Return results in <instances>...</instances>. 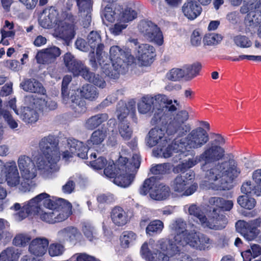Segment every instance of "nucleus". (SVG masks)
I'll return each instance as SVG.
<instances>
[{
    "instance_id": "nucleus-1",
    "label": "nucleus",
    "mask_w": 261,
    "mask_h": 261,
    "mask_svg": "<svg viewBox=\"0 0 261 261\" xmlns=\"http://www.w3.org/2000/svg\"><path fill=\"white\" fill-rule=\"evenodd\" d=\"M186 225L181 218L173 221L169 228L172 233L176 234L173 239H162L156 242L150 240L145 242L141 248V256L146 261H168L170 256L176 255L187 245L199 250L209 249L212 241L200 232L188 233Z\"/></svg>"
},
{
    "instance_id": "nucleus-2",
    "label": "nucleus",
    "mask_w": 261,
    "mask_h": 261,
    "mask_svg": "<svg viewBox=\"0 0 261 261\" xmlns=\"http://www.w3.org/2000/svg\"><path fill=\"white\" fill-rule=\"evenodd\" d=\"M224 148L218 145H211L205 148L199 155L204 162L201 168L204 173V180L202 184L204 188L214 190H227L231 188V182L240 173L237 164L234 160L213 163L223 158Z\"/></svg>"
},
{
    "instance_id": "nucleus-3",
    "label": "nucleus",
    "mask_w": 261,
    "mask_h": 261,
    "mask_svg": "<svg viewBox=\"0 0 261 261\" xmlns=\"http://www.w3.org/2000/svg\"><path fill=\"white\" fill-rule=\"evenodd\" d=\"M37 176L33 160L26 155H20L17 160L4 162L0 159V182H7L8 187L25 192L30 191L32 180Z\"/></svg>"
},
{
    "instance_id": "nucleus-4",
    "label": "nucleus",
    "mask_w": 261,
    "mask_h": 261,
    "mask_svg": "<svg viewBox=\"0 0 261 261\" xmlns=\"http://www.w3.org/2000/svg\"><path fill=\"white\" fill-rule=\"evenodd\" d=\"M189 113L186 110L180 112L171 122L168 128L167 134L177 135L176 142L180 143L184 153L201 148L208 141L206 130L199 127L193 129L185 138H183L190 130V127L185 124L189 119Z\"/></svg>"
},
{
    "instance_id": "nucleus-5",
    "label": "nucleus",
    "mask_w": 261,
    "mask_h": 261,
    "mask_svg": "<svg viewBox=\"0 0 261 261\" xmlns=\"http://www.w3.org/2000/svg\"><path fill=\"white\" fill-rule=\"evenodd\" d=\"M209 202L213 207L212 212L208 216V219L206 218L201 209L194 204L188 207L189 214L193 216L194 220L204 228L215 229L224 228L227 220L223 212L229 211L232 208L233 205L232 201L220 197H212Z\"/></svg>"
},
{
    "instance_id": "nucleus-6",
    "label": "nucleus",
    "mask_w": 261,
    "mask_h": 261,
    "mask_svg": "<svg viewBox=\"0 0 261 261\" xmlns=\"http://www.w3.org/2000/svg\"><path fill=\"white\" fill-rule=\"evenodd\" d=\"M77 22L76 17L71 12L63 13L60 15L55 7L44 10L39 19V23L42 28L49 29L55 27L56 36L65 40L71 39L74 37Z\"/></svg>"
},
{
    "instance_id": "nucleus-7",
    "label": "nucleus",
    "mask_w": 261,
    "mask_h": 261,
    "mask_svg": "<svg viewBox=\"0 0 261 261\" xmlns=\"http://www.w3.org/2000/svg\"><path fill=\"white\" fill-rule=\"evenodd\" d=\"M39 148L42 154L38 156L33 155L36 172L38 171L43 177L49 178L53 173L60 169L58 165L60 159L58 142L54 136L48 135L40 140Z\"/></svg>"
},
{
    "instance_id": "nucleus-8",
    "label": "nucleus",
    "mask_w": 261,
    "mask_h": 261,
    "mask_svg": "<svg viewBox=\"0 0 261 261\" xmlns=\"http://www.w3.org/2000/svg\"><path fill=\"white\" fill-rule=\"evenodd\" d=\"M120 154L117 165V169L114 162L110 161L103 172L106 176L113 178V182L115 185L126 188L132 184L134 179L135 174L140 166L141 159L138 153H134L128 161L127 157L123 156L126 154L125 149H122Z\"/></svg>"
},
{
    "instance_id": "nucleus-9",
    "label": "nucleus",
    "mask_w": 261,
    "mask_h": 261,
    "mask_svg": "<svg viewBox=\"0 0 261 261\" xmlns=\"http://www.w3.org/2000/svg\"><path fill=\"white\" fill-rule=\"evenodd\" d=\"M109 53L110 59H108L103 51L101 64L97 62V64L101 71L111 78H118L120 74L125 72L128 65L134 63L135 58L130 50H123L119 46H112Z\"/></svg>"
},
{
    "instance_id": "nucleus-10",
    "label": "nucleus",
    "mask_w": 261,
    "mask_h": 261,
    "mask_svg": "<svg viewBox=\"0 0 261 261\" xmlns=\"http://www.w3.org/2000/svg\"><path fill=\"white\" fill-rule=\"evenodd\" d=\"M20 87L26 92L39 94L33 100V105L36 109L47 111L55 110L57 108L56 102L45 94L46 90L43 86L36 79H25L20 83Z\"/></svg>"
},
{
    "instance_id": "nucleus-11",
    "label": "nucleus",
    "mask_w": 261,
    "mask_h": 261,
    "mask_svg": "<svg viewBox=\"0 0 261 261\" xmlns=\"http://www.w3.org/2000/svg\"><path fill=\"white\" fill-rule=\"evenodd\" d=\"M156 99L158 104L160 106L162 104L166 105V111L163 112L162 110H158V112L154 113L151 122L154 125H167L166 132L167 133V128L169 124L173 121L177 115L182 111H178L175 115L173 114V113L180 107V104L177 100L173 101L172 99L168 98L166 95L163 94L156 95Z\"/></svg>"
},
{
    "instance_id": "nucleus-12",
    "label": "nucleus",
    "mask_w": 261,
    "mask_h": 261,
    "mask_svg": "<svg viewBox=\"0 0 261 261\" xmlns=\"http://www.w3.org/2000/svg\"><path fill=\"white\" fill-rule=\"evenodd\" d=\"M51 198L46 193H42L31 199L28 202L24 203L21 206L19 203H15L11 207V210L19 212L15 214V219L20 221L25 218L30 214H39L42 210L40 206L43 204L44 207H50Z\"/></svg>"
},
{
    "instance_id": "nucleus-13",
    "label": "nucleus",
    "mask_w": 261,
    "mask_h": 261,
    "mask_svg": "<svg viewBox=\"0 0 261 261\" xmlns=\"http://www.w3.org/2000/svg\"><path fill=\"white\" fill-rule=\"evenodd\" d=\"M116 113L118 119L121 121L119 125V133L123 140H128L132 137L133 129L124 119L128 114L134 118L136 114L135 105L133 102L126 104L124 101L120 100L117 104Z\"/></svg>"
},
{
    "instance_id": "nucleus-14",
    "label": "nucleus",
    "mask_w": 261,
    "mask_h": 261,
    "mask_svg": "<svg viewBox=\"0 0 261 261\" xmlns=\"http://www.w3.org/2000/svg\"><path fill=\"white\" fill-rule=\"evenodd\" d=\"M139 193L142 195L149 193L152 199L163 200L170 196V190L169 187L157 182L155 177H151L144 180L139 189Z\"/></svg>"
},
{
    "instance_id": "nucleus-15",
    "label": "nucleus",
    "mask_w": 261,
    "mask_h": 261,
    "mask_svg": "<svg viewBox=\"0 0 261 261\" xmlns=\"http://www.w3.org/2000/svg\"><path fill=\"white\" fill-rule=\"evenodd\" d=\"M193 177V173L191 171L186 173L185 175H177L171 183V189L181 196H188L193 194L198 188L197 184H190V181Z\"/></svg>"
},
{
    "instance_id": "nucleus-16",
    "label": "nucleus",
    "mask_w": 261,
    "mask_h": 261,
    "mask_svg": "<svg viewBox=\"0 0 261 261\" xmlns=\"http://www.w3.org/2000/svg\"><path fill=\"white\" fill-rule=\"evenodd\" d=\"M87 40L89 47L93 50L90 53V62L92 67L98 68V63L101 64L104 44L101 43V37L97 31H92L89 33L87 37Z\"/></svg>"
},
{
    "instance_id": "nucleus-17",
    "label": "nucleus",
    "mask_w": 261,
    "mask_h": 261,
    "mask_svg": "<svg viewBox=\"0 0 261 261\" xmlns=\"http://www.w3.org/2000/svg\"><path fill=\"white\" fill-rule=\"evenodd\" d=\"M177 140V135L171 144H168V139L165 143L159 145V147L153 150V154L155 156L168 158L173 156L174 162L181 159V155L184 154L180 143L176 142Z\"/></svg>"
},
{
    "instance_id": "nucleus-18",
    "label": "nucleus",
    "mask_w": 261,
    "mask_h": 261,
    "mask_svg": "<svg viewBox=\"0 0 261 261\" xmlns=\"http://www.w3.org/2000/svg\"><path fill=\"white\" fill-rule=\"evenodd\" d=\"M140 32L149 42L161 45L164 42L163 36L160 28L150 21L142 20L138 25Z\"/></svg>"
},
{
    "instance_id": "nucleus-19",
    "label": "nucleus",
    "mask_w": 261,
    "mask_h": 261,
    "mask_svg": "<svg viewBox=\"0 0 261 261\" xmlns=\"http://www.w3.org/2000/svg\"><path fill=\"white\" fill-rule=\"evenodd\" d=\"M48 209L54 210L55 223L67 219L72 214V205L66 200L52 197Z\"/></svg>"
},
{
    "instance_id": "nucleus-20",
    "label": "nucleus",
    "mask_w": 261,
    "mask_h": 261,
    "mask_svg": "<svg viewBox=\"0 0 261 261\" xmlns=\"http://www.w3.org/2000/svg\"><path fill=\"white\" fill-rule=\"evenodd\" d=\"M261 224V218L246 222L244 220H239L236 224L237 230L247 241H250L254 240L259 234L257 229Z\"/></svg>"
},
{
    "instance_id": "nucleus-21",
    "label": "nucleus",
    "mask_w": 261,
    "mask_h": 261,
    "mask_svg": "<svg viewBox=\"0 0 261 261\" xmlns=\"http://www.w3.org/2000/svg\"><path fill=\"white\" fill-rule=\"evenodd\" d=\"M129 42L136 46V55L138 62L142 66H148L152 63L155 56V49L149 44H139L138 40L131 39Z\"/></svg>"
},
{
    "instance_id": "nucleus-22",
    "label": "nucleus",
    "mask_w": 261,
    "mask_h": 261,
    "mask_svg": "<svg viewBox=\"0 0 261 261\" xmlns=\"http://www.w3.org/2000/svg\"><path fill=\"white\" fill-rule=\"evenodd\" d=\"M57 237L61 243L67 242L74 245L82 244L84 242V238L80 230L71 225L59 230L57 233Z\"/></svg>"
},
{
    "instance_id": "nucleus-23",
    "label": "nucleus",
    "mask_w": 261,
    "mask_h": 261,
    "mask_svg": "<svg viewBox=\"0 0 261 261\" xmlns=\"http://www.w3.org/2000/svg\"><path fill=\"white\" fill-rule=\"evenodd\" d=\"M66 142V149L62 153L64 160H68L74 154L83 159L87 158L88 148L83 142L73 138L68 139Z\"/></svg>"
},
{
    "instance_id": "nucleus-24",
    "label": "nucleus",
    "mask_w": 261,
    "mask_h": 261,
    "mask_svg": "<svg viewBox=\"0 0 261 261\" xmlns=\"http://www.w3.org/2000/svg\"><path fill=\"white\" fill-rule=\"evenodd\" d=\"M79 9L78 16L82 19V25L88 28L91 22L93 0H75Z\"/></svg>"
},
{
    "instance_id": "nucleus-25",
    "label": "nucleus",
    "mask_w": 261,
    "mask_h": 261,
    "mask_svg": "<svg viewBox=\"0 0 261 261\" xmlns=\"http://www.w3.org/2000/svg\"><path fill=\"white\" fill-rule=\"evenodd\" d=\"M64 60L69 71L75 76L81 75L83 77L88 70L81 61L76 59L70 53H66L64 55Z\"/></svg>"
},
{
    "instance_id": "nucleus-26",
    "label": "nucleus",
    "mask_w": 261,
    "mask_h": 261,
    "mask_svg": "<svg viewBox=\"0 0 261 261\" xmlns=\"http://www.w3.org/2000/svg\"><path fill=\"white\" fill-rule=\"evenodd\" d=\"M61 55L60 49L56 46H51L39 50L36 59L39 64H48L54 63Z\"/></svg>"
},
{
    "instance_id": "nucleus-27",
    "label": "nucleus",
    "mask_w": 261,
    "mask_h": 261,
    "mask_svg": "<svg viewBox=\"0 0 261 261\" xmlns=\"http://www.w3.org/2000/svg\"><path fill=\"white\" fill-rule=\"evenodd\" d=\"M167 138L166 136L165 129L155 127L150 130L146 137V144L150 147L165 143Z\"/></svg>"
},
{
    "instance_id": "nucleus-28",
    "label": "nucleus",
    "mask_w": 261,
    "mask_h": 261,
    "mask_svg": "<svg viewBox=\"0 0 261 261\" xmlns=\"http://www.w3.org/2000/svg\"><path fill=\"white\" fill-rule=\"evenodd\" d=\"M132 215L130 212L125 211L120 206L114 207L111 212L112 222L116 226H123L130 221Z\"/></svg>"
},
{
    "instance_id": "nucleus-29",
    "label": "nucleus",
    "mask_w": 261,
    "mask_h": 261,
    "mask_svg": "<svg viewBox=\"0 0 261 261\" xmlns=\"http://www.w3.org/2000/svg\"><path fill=\"white\" fill-rule=\"evenodd\" d=\"M68 99L67 101L62 100L63 102L69 105L73 110L76 116H78L86 112L87 107L85 101L76 95L75 91H72L71 93V95L69 96Z\"/></svg>"
},
{
    "instance_id": "nucleus-30",
    "label": "nucleus",
    "mask_w": 261,
    "mask_h": 261,
    "mask_svg": "<svg viewBox=\"0 0 261 261\" xmlns=\"http://www.w3.org/2000/svg\"><path fill=\"white\" fill-rule=\"evenodd\" d=\"M49 241L45 238H37L30 243L29 251L36 256H42L47 251Z\"/></svg>"
},
{
    "instance_id": "nucleus-31",
    "label": "nucleus",
    "mask_w": 261,
    "mask_h": 261,
    "mask_svg": "<svg viewBox=\"0 0 261 261\" xmlns=\"http://www.w3.org/2000/svg\"><path fill=\"white\" fill-rule=\"evenodd\" d=\"M182 11L187 18L194 20L201 14L202 8L196 2L190 1L184 4Z\"/></svg>"
},
{
    "instance_id": "nucleus-32",
    "label": "nucleus",
    "mask_w": 261,
    "mask_h": 261,
    "mask_svg": "<svg viewBox=\"0 0 261 261\" xmlns=\"http://www.w3.org/2000/svg\"><path fill=\"white\" fill-rule=\"evenodd\" d=\"M159 105L156 99V95H146L143 97L138 103V112L143 114L152 112L153 108Z\"/></svg>"
},
{
    "instance_id": "nucleus-33",
    "label": "nucleus",
    "mask_w": 261,
    "mask_h": 261,
    "mask_svg": "<svg viewBox=\"0 0 261 261\" xmlns=\"http://www.w3.org/2000/svg\"><path fill=\"white\" fill-rule=\"evenodd\" d=\"M107 134V130L102 127L94 130L87 142L88 148L91 147L93 145H100L106 138Z\"/></svg>"
},
{
    "instance_id": "nucleus-34",
    "label": "nucleus",
    "mask_w": 261,
    "mask_h": 261,
    "mask_svg": "<svg viewBox=\"0 0 261 261\" xmlns=\"http://www.w3.org/2000/svg\"><path fill=\"white\" fill-rule=\"evenodd\" d=\"M109 119V116L107 113H100L92 116L87 119L85 123L84 127L89 130H93L97 127L103 122Z\"/></svg>"
},
{
    "instance_id": "nucleus-35",
    "label": "nucleus",
    "mask_w": 261,
    "mask_h": 261,
    "mask_svg": "<svg viewBox=\"0 0 261 261\" xmlns=\"http://www.w3.org/2000/svg\"><path fill=\"white\" fill-rule=\"evenodd\" d=\"M21 250L13 246L8 247L0 253V261H18Z\"/></svg>"
},
{
    "instance_id": "nucleus-36",
    "label": "nucleus",
    "mask_w": 261,
    "mask_h": 261,
    "mask_svg": "<svg viewBox=\"0 0 261 261\" xmlns=\"http://www.w3.org/2000/svg\"><path fill=\"white\" fill-rule=\"evenodd\" d=\"M19 116L23 122L28 124L36 122L39 118V115L36 111L28 107L22 108Z\"/></svg>"
},
{
    "instance_id": "nucleus-37",
    "label": "nucleus",
    "mask_w": 261,
    "mask_h": 261,
    "mask_svg": "<svg viewBox=\"0 0 261 261\" xmlns=\"http://www.w3.org/2000/svg\"><path fill=\"white\" fill-rule=\"evenodd\" d=\"M86 159L89 160L86 162L87 164L90 165L92 168L95 170H100L108 164L107 167L109 166V163L111 161H107V160L102 156L97 158L96 153H91L89 158L87 156Z\"/></svg>"
},
{
    "instance_id": "nucleus-38",
    "label": "nucleus",
    "mask_w": 261,
    "mask_h": 261,
    "mask_svg": "<svg viewBox=\"0 0 261 261\" xmlns=\"http://www.w3.org/2000/svg\"><path fill=\"white\" fill-rule=\"evenodd\" d=\"M119 15H120V20L124 22H128L132 21L137 18L138 11L136 10L135 6L132 4H130L125 8L121 7Z\"/></svg>"
},
{
    "instance_id": "nucleus-39",
    "label": "nucleus",
    "mask_w": 261,
    "mask_h": 261,
    "mask_svg": "<svg viewBox=\"0 0 261 261\" xmlns=\"http://www.w3.org/2000/svg\"><path fill=\"white\" fill-rule=\"evenodd\" d=\"M80 93L83 97L90 101L95 100L99 95L97 88L90 84L83 85Z\"/></svg>"
},
{
    "instance_id": "nucleus-40",
    "label": "nucleus",
    "mask_w": 261,
    "mask_h": 261,
    "mask_svg": "<svg viewBox=\"0 0 261 261\" xmlns=\"http://www.w3.org/2000/svg\"><path fill=\"white\" fill-rule=\"evenodd\" d=\"M82 231L84 236L91 242L98 239L97 230L95 227L90 222H84L82 224Z\"/></svg>"
},
{
    "instance_id": "nucleus-41",
    "label": "nucleus",
    "mask_w": 261,
    "mask_h": 261,
    "mask_svg": "<svg viewBox=\"0 0 261 261\" xmlns=\"http://www.w3.org/2000/svg\"><path fill=\"white\" fill-rule=\"evenodd\" d=\"M241 191L246 195L261 196V183H255L252 185L250 181H247L243 184Z\"/></svg>"
},
{
    "instance_id": "nucleus-42",
    "label": "nucleus",
    "mask_w": 261,
    "mask_h": 261,
    "mask_svg": "<svg viewBox=\"0 0 261 261\" xmlns=\"http://www.w3.org/2000/svg\"><path fill=\"white\" fill-rule=\"evenodd\" d=\"M83 78L86 81L93 84L100 88H104L106 86V83L103 78L98 74L91 72L88 70Z\"/></svg>"
},
{
    "instance_id": "nucleus-43",
    "label": "nucleus",
    "mask_w": 261,
    "mask_h": 261,
    "mask_svg": "<svg viewBox=\"0 0 261 261\" xmlns=\"http://www.w3.org/2000/svg\"><path fill=\"white\" fill-rule=\"evenodd\" d=\"M185 79L190 80L195 77L201 69V65L196 63L193 64L185 65L183 67Z\"/></svg>"
},
{
    "instance_id": "nucleus-44",
    "label": "nucleus",
    "mask_w": 261,
    "mask_h": 261,
    "mask_svg": "<svg viewBox=\"0 0 261 261\" xmlns=\"http://www.w3.org/2000/svg\"><path fill=\"white\" fill-rule=\"evenodd\" d=\"M164 228L163 222L160 220L150 221L146 227V233L149 236H154L162 232Z\"/></svg>"
},
{
    "instance_id": "nucleus-45",
    "label": "nucleus",
    "mask_w": 261,
    "mask_h": 261,
    "mask_svg": "<svg viewBox=\"0 0 261 261\" xmlns=\"http://www.w3.org/2000/svg\"><path fill=\"white\" fill-rule=\"evenodd\" d=\"M244 261H251L252 257H256L261 255V246L258 244H252L251 249L241 253Z\"/></svg>"
},
{
    "instance_id": "nucleus-46",
    "label": "nucleus",
    "mask_w": 261,
    "mask_h": 261,
    "mask_svg": "<svg viewBox=\"0 0 261 261\" xmlns=\"http://www.w3.org/2000/svg\"><path fill=\"white\" fill-rule=\"evenodd\" d=\"M121 9V6L120 5L116 6L114 10H113L111 7L107 5L105 8L102 15L106 20L109 22H113L119 15V12H120Z\"/></svg>"
},
{
    "instance_id": "nucleus-47",
    "label": "nucleus",
    "mask_w": 261,
    "mask_h": 261,
    "mask_svg": "<svg viewBox=\"0 0 261 261\" xmlns=\"http://www.w3.org/2000/svg\"><path fill=\"white\" fill-rule=\"evenodd\" d=\"M47 247L48 254L51 257L60 256L65 251L64 243L60 241L51 243Z\"/></svg>"
},
{
    "instance_id": "nucleus-48",
    "label": "nucleus",
    "mask_w": 261,
    "mask_h": 261,
    "mask_svg": "<svg viewBox=\"0 0 261 261\" xmlns=\"http://www.w3.org/2000/svg\"><path fill=\"white\" fill-rule=\"evenodd\" d=\"M31 240L30 235L25 233H19L15 235L12 240V244L16 247H24Z\"/></svg>"
},
{
    "instance_id": "nucleus-49",
    "label": "nucleus",
    "mask_w": 261,
    "mask_h": 261,
    "mask_svg": "<svg viewBox=\"0 0 261 261\" xmlns=\"http://www.w3.org/2000/svg\"><path fill=\"white\" fill-rule=\"evenodd\" d=\"M81 179V176L77 174L71 176L66 184L62 186L63 192L68 194L72 193L75 189V183L79 182Z\"/></svg>"
},
{
    "instance_id": "nucleus-50",
    "label": "nucleus",
    "mask_w": 261,
    "mask_h": 261,
    "mask_svg": "<svg viewBox=\"0 0 261 261\" xmlns=\"http://www.w3.org/2000/svg\"><path fill=\"white\" fill-rule=\"evenodd\" d=\"M201 162V159L199 158V155H197L195 158L185 161L183 163L177 166L176 169L178 172H184L186 170L193 167L198 163Z\"/></svg>"
},
{
    "instance_id": "nucleus-51",
    "label": "nucleus",
    "mask_w": 261,
    "mask_h": 261,
    "mask_svg": "<svg viewBox=\"0 0 261 261\" xmlns=\"http://www.w3.org/2000/svg\"><path fill=\"white\" fill-rule=\"evenodd\" d=\"M72 77L69 75H65L63 79L61 87V95L62 100L68 101L69 96L71 95V93L74 90H69L68 85L71 81Z\"/></svg>"
},
{
    "instance_id": "nucleus-52",
    "label": "nucleus",
    "mask_w": 261,
    "mask_h": 261,
    "mask_svg": "<svg viewBox=\"0 0 261 261\" xmlns=\"http://www.w3.org/2000/svg\"><path fill=\"white\" fill-rule=\"evenodd\" d=\"M237 201L241 207L249 210L252 209L256 204L255 199L249 197L248 194L240 196L238 198Z\"/></svg>"
},
{
    "instance_id": "nucleus-53",
    "label": "nucleus",
    "mask_w": 261,
    "mask_h": 261,
    "mask_svg": "<svg viewBox=\"0 0 261 261\" xmlns=\"http://www.w3.org/2000/svg\"><path fill=\"white\" fill-rule=\"evenodd\" d=\"M166 77L170 81H178L182 78L185 79V72L182 68H174L170 70L167 74Z\"/></svg>"
},
{
    "instance_id": "nucleus-54",
    "label": "nucleus",
    "mask_w": 261,
    "mask_h": 261,
    "mask_svg": "<svg viewBox=\"0 0 261 261\" xmlns=\"http://www.w3.org/2000/svg\"><path fill=\"white\" fill-rule=\"evenodd\" d=\"M40 219L43 221L49 223H55L54 210H40L38 214Z\"/></svg>"
},
{
    "instance_id": "nucleus-55",
    "label": "nucleus",
    "mask_w": 261,
    "mask_h": 261,
    "mask_svg": "<svg viewBox=\"0 0 261 261\" xmlns=\"http://www.w3.org/2000/svg\"><path fill=\"white\" fill-rule=\"evenodd\" d=\"M222 36L218 34L211 33L206 34L203 38V42L207 45H216L220 43Z\"/></svg>"
},
{
    "instance_id": "nucleus-56",
    "label": "nucleus",
    "mask_w": 261,
    "mask_h": 261,
    "mask_svg": "<svg viewBox=\"0 0 261 261\" xmlns=\"http://www.w3.org/2000/svg\"><path fill=\"white\" fill-rule=\"evenodd\" d=\"M137 235L133 231H125L121 237V243L123 247H128L136 239Z\"/></svg>"
},
{
    "instance_id": "nucleus-57",
    "label": "nucleus",
    "mask_w": 261,
    "mask_h": 261,
    "mask_svg": "<svg viewBox=\"0 0 261 261\" xmlns=\"http://www.w3.org/2000/svg\"><path fill=\"white\" fill-rule=\"evenodd\" d=\"M171 166L169 163H164L156 165L152 167L150 171L154 175L165 174L169 172Z\"/></svg>"
},
{
    "instance_id": "nucleus-58",
    "label": "nucleus",
    "mask_w": 261,
    "mask_h": 261,
    "mask_svg": "<svg viewBox=\"0 0 261 261\" xmlns=\"http://www.w3.org/2000/svg\"><path fill=\"white\" fill-rule=\"evenodd\" d=\"M233 40L237 46L242 48H248L252 45L249 38L244 35H237L233 37Z\"/></svg>"
},
{
    "instance_id": "nucleus-59",
    "label": "nucleus",
    "mask_w": 261,
    "mask_h": 261,
    "mask_svg": "<svg viewBox=\"0 0 261 261\" xmlns=\"http://www.w3.org/2000/svg\"><path fill=\"white\" fill-rule=\"evenodd\" d=\"M1 33L2 35V39L1 43L5 45L9 44V40L14 38L15 35V31L14 29L11 30H1Z\"/></svg>"
},
{
    "instance_id": "nucleus-60",
    "label": "nucleus",
    "mask_w": 261,
    "mask_h": 261,
    "mask_svg": "<svg viewBox=\"0 0 261 261\" xmlns=\"http://www.w3.org/2000/svg\"><path fill=\"white\" fill-rule=\"evenodd\" d=\"M3 117L11 129H15L18 127V121L13 118L9 111L5 112Z\"/></svg>"
},
{
    "instance_id": "nucleus-61",
    "label": "nucleus",
    "mask_w": 261,
    "mask_h": 261,
    "mask_svg": "<svg viewBox=\"0 0 261 261\" xmlns=\"http://www.w3.org/2000/svg\"><path fill=\"white\" fill-rule=\"evenodd\" d=\"M202 37L199 31L194 30L191 36V43L194 46H198L201 43Z\"/></svg>"
},
{
    "instance_id": "nucleus-62",
    "label": "nucleus",
    "mask_w": 261,
    "mask_h": 261,
    "mask_svg": "<svg viewBox=\"0 0 261 261\" xmlns=\"http://www.w3.org/2000/svg\"><path fill=\"white\" fill-rule=\"evenodd\" d=\"M75 46L78 49L83 51H87L89 50V45L88 42L82 38H78L75 43Z\"/></svg>"
},
{
    "instance_id": "nucleus-63",
    "label": "nucleus",
    "mask_w": 261,
    "mask_h": 261,
    "mask_svg": "<svg viewBox=\"0 0 261 261\" xmlns=\"http://www.w3.org/2000/svg\"><path fill=\"white\" fill-rule=\"evenodd\" d=\"M127 27L126 24L120 23H116L110 29L111 32L114 35H119L122 31L125 29Z\"/></svg>"
},
{
    "instance_id": "nucleus-64",
    "label": "nucleus",
    "mask_w": 261,
    "mask_h": 261,
    "mask_svg": "<svg viewBox=\"0 0 261 261\" xmlns=\"http://www.w3.org/2000/svg\"><path fill=\"white\" fill-rule=\"evenodd\" d=\"M116 99L117 98L114 95H110L101 102L99 107L100 108H104L114 102L116 100Z\"/></svg>"
}]
</instances>
